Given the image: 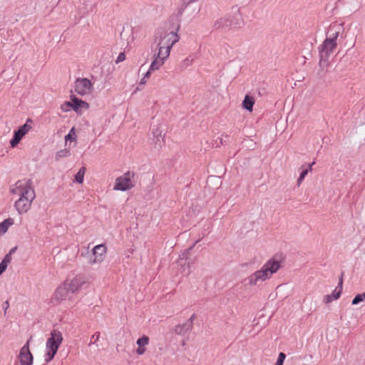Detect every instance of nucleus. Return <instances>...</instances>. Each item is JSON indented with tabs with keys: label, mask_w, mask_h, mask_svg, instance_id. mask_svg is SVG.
<instances>
[{
	"label": "nucleus",
	"mask_w": 365,
	"mask_h": 365,
	"mask_svg": "<svg viewBox=\"0 0 365 365\" xmlns=\"http://www.w3.org/2000/svg\"><path fill=\"white\" fill-rule=\"evenodd\" d=\"M9 192L18 197L14 202V207L19 214H25L30 210L36 197L35 190L31 180L22 179L16 181L10 186Z\"/></svg>",
	"instance_id": "nucleus-1"
},
{
	"label": "nucleus",
	"mask_w": 365,
	"mask_h": 365,
	"mask_svg": "<svg viewBox=\"0 0 365 365\" xmlns=\"http://www.w3.org/2000/svg\"><path fill=\"white\" fill-rule=\"evenodd\" d=\"M280 262L274 259L267 261L260 269L255 271L247 277L248 284L255 286L259 282H264L269 279L272 274L276 273L280 268Z\"/></svg>",
	"instance_id": "nucleus-2"
},
{
	"label": "nucleus",
	"mask_w": 365,
	"mask_h": 365,
	"mask_svg": "<svg viewBox=\"0 0 365 365\" xmlns=\"http://www.w3.org/2000/svg\"><path fill=\"white\" fill-rule=\"evenodd\" d=\"M62 341L63 336L59 331L53 330L51 331V336L47 339L46 344V353L45 355V361L46 362L53 359Z\"/></svg>",
	"instance_id": "nucleus-3"
},
{
	"label": "nucleus",
	"mask_w": 365,
	"mask_h": 365,
	"mask_svg": "<svg viewBox=\"0 0 365 365\" xmlns=\"http://www.w3.org/2000/svg\"><path fill=\"white\" fill-rule=\"evenodd\" d=\"M178 41L179 36L175 32L170 31L162 34L158 43V51L161 52L163 56H170L173 46Z\"/></svg>",
	"instance_id": "nucleus-4"
},
{
	"label": "nucleus",
	"mask_w": 365,
	"mask_h": 365,
	"mask_svg": "<svg viewBox=\"0 0 365 365\" xmlns=\"http://www.w3.org/2000/svg\"><path fill=\"white\" fill-rule=\"evenodd\" d=\"M135 173L128 171L118 177L115 180L113 190L118 191H127L135 187Z\"/></svg>",
	"instance_id": "nucleus-5"
},
{
	"label": "nucleus",
	"mask_w": 365,
	"mask_h": 365,
	"mask_svg": "<svg viewBox=\"0 0 365 365\" xmlns=\"http://www.w3.org/2000/svg\"><path fill=\"white\" fill-rule=\"evenodd\" d=\"M34 121L31 118H28L23 125L14 131V136L9 142L11 148H14L19 145L23 138L31 130Z\"/></svg>",
	"instance_id": "nucleus-6"
},
{
	"label": "nucleus",
	"mask_w": 365,
	"mask_h": 365,
	"mask_svg": "<svg viewBox=\"0 0 365 365\" xmlns=\"http://www.w3.org/2000/svg\"><path fill=\"white\" fill-rule=\"evenodd\" d=\"M107 250V246L105 244L95 246L91 250L92 255L89 259L90 264H101L105 259Z\"/></svg>",
	"instance_id": "nucleus-7"
},
{
	"label": "nucleus",
	"mask_w": 365,
	"mask_h": 365,
	"mask_svg": "<svg viewBox=\"0 0 365 365\" xmlns=\"http://www.w3.org/2000/svg\"><path fill=\"white\" fill-rule=\"evenodd\" d=\"M63 283L70 292L76 293L86 283V277L82 274H77L71 279H67Z\"/></svg>",
	"instance_id": "nucleus-8"
},
{
	"label": "nucleus",
	"mask_w": 365,
	"mask_h": 365,
	"mask_svg": "<svg viewBox=\"0 0 365 365\" xmlns=\"http://www.w3.org/2000/svg\"><path fill=\"white\" fill-rule=\"evenodd\" d=\"M337 46L336 38H327L322 44L319 53L320 56L329 57Z\"/></svg>",
	"instance_id": "nucleus-9"
},
{
	"label": "nucleus",
	"mask_w": 365,
	"mask_h": 365,
	"mask_svg": "<svg viewBox=\"0 0 365 365\" xmlns=\"http://www.w3.org/2000/svg\"><path fill=\"white\" fill-rule=\"evenodd\" d=\"M21 365H31L33 364V355L29 349V341L21 347L18 356Z\"/></svg>",
	"instance_id": "nucleus-10"
},
{
	"label": "nucleus",
	"mask_w": 365,
	"mask_h": 365,
	"mask_svg": "<svg viewBox=\"0 0 365 365\" xmlns=\"http://www.w3.org/2000/svg\"><path fill=\"white\" fill-rule=\"evenodd\" d=\"M91 88L92 83L88 78H78L75 82V91H86Z\"/></svg>",
	"instance_id": "nucleus-11"
},
{
	"label": "nucleus",
	"mask_w": 365,
	"mask_h": 365,
	"mask_svg": "<svg viewBox=\"0 0 365 365\" xmlns=\"http://www.w3.org/2000/svg\"><path fill=\"white\" fill-rule=\"evenodd\" d=\"M72 109L77 113H81L84 110H87L89 107L88 103L81 101L75 96H71Z\"/></svg>",
	"instance_id": "nucleus-12"
},
{
	"label": "nucleus",
	"mask_w": 365,
	"mask_h": 365,
	"mask_svg": "<svg viewBox=\"0 0 365 365\" xmlns=\"http://www.w3.org/2000/svg\"><path fill=\"white\" fill-rule=\"evenodd\" d=\"M168 57L169 56H163V54H161V52L158 51L157 56L151 63V65L148 71H150V72L151 71L158 70L164 64L165 61Z\"/></svg>",
	"instance_id": "nucleus-13"
},
{
	"label": "nucleus",
	"mask_w": 365,
	"mask_h": 365,
	"mask_svg": "<svg viewBox=\"0 0 365 365\" xmlns=\"http://www.w3.org/2000/svg\"><path fill=\"white\" fill-rule=\"evenodd\" d=\"M149 340V337L147 336H143L137 340L136 344L138 346V348L136 349L137 354L142 355L145 352L146 349L145 346L148 344Z\"/></svg>",
	"instance_id": "nucleus-14"
},
{
	"label": "nucleus",
	"mask_w": 365,
	"mask_h": 365,
	"mask_svg": "<svg viewBox=\"0 0 365 365\" xmlns=\"http://www.w3.org/2000/svg\"><path fill=\"white\" fill-rule=\"evenodd\" d=\"M70 290L66 287V284L63 283L61 287H58L55 292V298L58 301H62L67 298Z\"/></svg>",
	"instance_id": "nucleus-15"
},
{
	"label": "nucleus",
	"mask_w": 365,
	"mask_h": 365,
	"mask_svg": "<svg viewBox=\"0 0 365 365\" xmlns=\"http://www.w3.org/2000/svg\"><path fill=\"white\" fill-rule=\"evenodd\" d=\"M255 98L250 95H246L244 101H242V106L245 109L249 110L250 112L252 111V107L255 103Z\"/></svg>",
	"instance_id": "nucleus-16"
},
{
	"label": "nucleus",
	"mask_w": 365,
	"mask_h": 365,
	"mask_svg": "<svg viewBox=\"0 0 365 365\" xmlns=\"http://www.w3.org/2000/svg\"><path fill=\"white\" fill-rule=\"evenodd\" d=\"M14 221L12 218H7L0 223V235L5 234L9 227L14 224Z\"/></svg>",
	"instance_id": "nucleus-17"
},
{
	"label": "nucleus",
	"mask_w": 365,
	"mask_h": 365,
	"mask_svg": "<svg viewBox=\"0 0 365 365\" xmlns=\"http://www.w3.org/2000/svg\"><path fill=\"white\" fill-rule=\"evenodd\" d=\"M12 258L9 255H6L0 263V274H1L7 268L8 264L11 262Z\"/></svg>",
	"instance_id": "nucleus-18"
},
{
	"label": "nucleus",
	"mask_w": 365,
	"mask_h": 365,
	"mask_svg": "<svg viewBox=\"0 0 365 365\" xmlns=\"http://www.w3.org/2000/svg\"><path fill=\"white\" fill-rule=\"evenodd\" d=\"M77 135L76 133V129L74 127H73L69 133L65 136V141H66V145H67L68 142H72V141H76Z\"/></svg>",
	"instance_id": "nucleus-19"
},
{
	"label": "nucleus",
	"mask_w": 365,
	"mask_h": 365,
	"mask_svg": "<svg viewBox=\"0 0 365 365\" xmlns=\"http://www.w3.org/2000/svg\"><path fill=\"white\" fill-rule=\"evenodd\" d=\"M85 173H86V168L85 167L81 168L80 170H78V172L75 175L76 182H77L80 184H82L84 180Z\"/></svg>",
	"instance_id": "nucleus-20"
},
{
	"label": "nucleus",
	"mask_w": 365,
	"mask_h": 365,
	"mask_svg": "<svg viewBox=\"0 0 365 365\" xmlns=\"http://www.w3.org/2000/svg\"><path fill=\"white\" fill-rule=\"evenodd\" d=\"M71 155V152L69 148H65L63 150H59L56 153V158L57 160L61 159L62 158L68 157Z\"/></svg>",
	"instance_id": "nucleus-21"
},
{
	"label": "nucleus",
	"mask_w": 365,
	"mask_h": 365,
	"mask_svg": "<svg viewBox=\"0 0 365 365\" xmlns=\"http://www.w3.org/2000/svg\"><path fill=\"white\" fill-rule=\"evenodd\" d=\"M329 57L320 56V61L319 64L322 70H327V68L329 67Z\"/></svg>",
	"instance_id": "nucleus-22"
},
{
	"label": "nucleus",
	"mask_w": 365,
	"mask_h": 365,
	"mask_svg": "<svg viewBox=\"0 0 365 365\" xmlns=\"http://www.w3.org/2000/svg\"><path fill=\"white\" fill-rule=\"evenodd\" d=\"M342 280H341L340 283H339V287H336L332 292V294H331L332 296H333V298L336 300L338 299L340 296H341V292H342Z\"/></svg>",
	"instance_id": "nucleus-23"
},
{
	"label": "nucleus",
	"mask_w": 365,
	"mask_h": 365,
	"mask_svg": "<svg viewBox=\"0 0 365 365\" xmlns=\"http://www.w3.org/2000/svg\"><path fill=\"white\" fill-rule=\"evenodd\" d=\"M365 300V293H361L357 294L352 300V304L356 305L359 302H364Z\"/></svg>",
	"instance_id": "nucleus-24"
},
{
	"label": "nucleus",
	"mask_w": 365,
	"mask_h": 365,
	"mask_svg": "<svg viewBox=\"0 0 365 365\" xmlns=\"http://www.w3.org/2000/svg\"><path fill=\"white\" fill-rule=\"evenodd\" d=\"M188 330L187 324L179 325L175 328V331L178 334H182Z\"/></svg>",
	"instance_id": "nucleus-25"
},
{
	"label": "nucleus",
	"mask_w": 365,
	"mask_h": 365,
	"mask_svg": "<svg viewBox=\"0 0 365 365\" xmlns=\"http://www.w3.org/2000/svg\"><path fill=\"white\" fill-rule=\"evenodd\" d=\"M61 108L64 112L69 111L71 109H72L71 101H67V102L63 103L61 105Z\"/></svg>",
	"instance_id": "nucleus-26"
},
{
	"label": "nucleus",
	"mask_w": 365,
	"mask_h": 365,
	"mask_svg": "<svg viewBox=\"0 0 365 365\" xmlns=\"http://www.w3.org/2000/svg\"><path fill=\"white\" fill-rule=\"evenodd\" d=\"M285 358L286 355L283 352H280L275 365H283Z\"/></svg>",
	"instance_id": "nucleus-27"
},
{
	"label": "nucleus",
	"mask_w": 365,
	"mask_h": 365,
	"mask_svg": "<svg viewBox=\"0 0 365 365\" xmlns=\"http://www.w3.org/2000/svg\"><path fill=\"white\" fill-rule=\"evenodd\" d=\"M308 172H309V170H304L302 172V173L300 174V175L297 180L298 185H299L302 183V182L304 179L305 176L307 175Z\"/></svg>",
	"instance_id": "nucleus-28"
},
{
	"label": "nucleus",
	"mask_w": 365,
	"mask_h": 365,
	"mask_svg": "<svg viewBox=\"0 0 365 365\" xmlns=\"http://www.w3.org/2000/svg\"><path fill=\"white\" fill-rule=\"evenodd\" d=\"M125 60V54L124 52H121L118 54L116 60H115V63H119L120 62H123Z\"/></svg>",
	"instance_id": "nucleus-29"
},
{
	"label": "nucleus",
	"mask_w": 365,
	"mask_h": 365,
	"mask_svg": "<svg viewBox=\"0 0 365 365\" xmlns=\"http://www.w3.org/2000/svg\"><path fill=\"white\" fill-rule=\"evenodd\" d=\"M333 300H335V299L333 298V296L331 294L325 295L323 298V302L325 304H329V303L331 302Z\"/></svg>",
	"instance_id": "nucleus-30"
},
{
	"label": "nucleus",
	"mask_w": 365,
	"mask_h": 365,
	"mask_svg": "<svg viewBox=\"0 0 365 365\" xmlns=\"http://www.w3.org/2000/svg\"><path fill=\"white\" fill-rule=\"evenodd\" d=\"M100 338V333L99 332H96L92 336H91V341H93V343H95L96 341H97Z\"/></svg>",
	"instance_id": "nucleus-31"
},
{
	"label": "nucleus",
	"mask_w": 365,
	"mask_h": 365,
	"mask_svg": "<svg viewBox=\"0 0 365 365\" xmlns=\"http://www.w3.org/2000/svg\"><path fill=\"white\" fill-rule=\"evenodd\" d=\"M150 71H148L145 75V76L141 80L140 84H145L146 83V79L150 77Z\"/></svg>",
	"instance_id": "nucleus-32"
},
{
	"label": "nucleus",
	"mask_w": 365,
	"mask_h": 365,
	"mask_svg": "<svg viewBox=\"0 0 365 365\" xmlns=\"http://www.w3.org/2000/svg\"><path fill=\"white\" fill-rule=\"evenodd\" d=\"M17 250V247H13L10 251L7 254V255H10V257L12 258L11 255L13 253H14L16 252V250Z\"/></svg>",
	"instance_id": "nucleus-33"
},
{
	"label": "nucleus",
	"mask_w": 365,
	"mask_h": 365,
	"mask_svg": "<svg viewBox=\"0 0 365 365\" xmlns=\"http://www.w3.org/2000/svg\"><path fill=\"white\" fill-rule=\"evenodd\" d=\"M191 62H192V61L190 60L189 58H187L184 61V63L186 64L187 66L190 65L191 63Z\"/></svg>",
	"instance_id": "nucleus-34"
},
{
	"label": "nucleus",
	"mask_w": 365,
	"mask_h": 365,
	"mask_svg": "<svg viewBox=\"0 0 365 365\" xmlns=\"http://www.w3.org/2000/svg\"><path fill=\"white\" fill-rule=\"evenodd\" d=\"M307 170H309V171L312 170V166L309 165L308 168Z\"/></svg>",
	"instance_id": "nucleus-35"
},
{
	"label": "nucleus",
	"mask_w": 365,
	"mask_h": 365,
	"mask_svg": "<svg viewBox=\"0 0 365 365\" xmlns=\"http://www.w3.org/2000/svg\"><path fill=\"white\" fill-rule=\"evenodd\" d=\"M314 163H314V162H313V163H310V164H309V165H311V166L312 167V166H313V165H314Z\"/></svg>",
	"instance_id": "nucleus-36"
}]
</instances>
